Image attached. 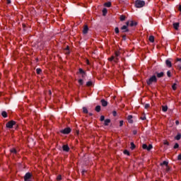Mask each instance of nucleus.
Wrapping results in <instances>:
<instances>
[{"instance_id": "nucleus-1", "label": "nucleus", "mask_w": 181, "mask_h": 181, "mask_svg": "<svg viewBox=\"0 0 181 181\" xmlns=\"http://www.w3.org/2000/svg\"><path fill=\"white\" fill-rule=\"evenodd\" d=\"M121 54L119 51L115 52V56L112 55L111 57L108 58L107 60L109 62H114L115 63H117L118 62V57Z\"/></svg>"}, {"instance_id": "nucleus-2", "label": "nucleus", "mask_w": 181, "mask_h": 181, "mask_svg": "<svg viewBox=\"0 0 181 181\" xmlns=\"http://www.w3.org/2000/svg\"><path fill=\"white\" fill-rule=\"evenodd\" d=\"M157 82H158V78H156V76L155 75L152 76L146 81V83L148 86H151L153 84V83H157Z\"/></svg>"}, {"instance_id": "nucleus-3", "label": "nucleus", "mask_w": 181, "mask_h": 181, "mask_svg": "<svg viewBox=\"0 0 181 181\" xmlns=\"http://www.w3.org/2000/svg\"><path fill=\"white\" fill-rule=\"evenodd\" d=\"M136 8H144L145 6V1L141 0H136L135 2Z\"/></svg>"}, {"instance_id": "nucleus-4", "label": "nucleus", "mask_w": 181, "mask_h": 181, "mask_svg": "<svg viewBox=\"0 0 181 181\" xmlns=\"http://www.w3.org/2000/svg\"><path fill=\"white\" fill-rule=\"evenodd\" d=\"M13 125H16V122L11 120L6 123V128L12 129L13 128Z\"/></svg>"}, {"instance_id": "nucleus-5", "label": "nucleus", "mask_w": 181, "mask_h": 181, "mask_svg": "<svg viewBox=\"0 0 181 181\" xmlns=\"http://www.w3.org/2000/svg\"><path fill=\"white\" fill-rule=\"evenodd\" d=\"M126 25H127V26H131V28H132L133 26H136V25H138V23L134 21H128L126 23Z\"/></svg>"}, {"instance_id": "nucleus-6", "label": "nucleus", "mask_w": 181, "mask_h": 181, "mask_svg": "<svg viewBox=\"0 0 181 181\" xmlns=\"http://www.w3.org/2000/svg\"><path fill=\"white\" fill-rule=\"evenodd\" d=\"M152 148H153V146H152V144H149L148 146L146 144H143L142 145V148L143 149H146V151H151V149H152Z\"/></svg>"}, {"instance_id": "nucleus-7", "label": "nucleus", "mask_w": 181, "mask_h": 181, "mask_svg": "<svg viewBox=\"0 0 181 181\" xmlns=\"http://www.w3.org/2000/svg\"><path fill=\"white\" fill-rule=\"evenodd\" d=\"M70 132H71V129H70V127H66L63 130H61V134H70Z\"/></svg>"}, {"instance_id": "nucleus-8", "label": "nucleus", "mask_w": 181, "mask_h": 181, "mask_svg": "<svg viewBox=\"0 0 181 181\" xmlns=\"http://www.w3.org/2000/svg\"><path fill=\"white\" fill-rule=\"evenodd\" d=\"M30 177H32V174L30 173H27L24 176V180L25 181H32L30 180Z\"/></svg>"}, {"instance_id": "nucleus-9", "label": "nucleus", "mask_w": 181, "mask_h": 181, "mask_svg": "<svg viewBox=\"0 0 181 181\" xmlns=\"http://www.w3.org/2000/svg\"><path fill=\"white\" fill-rule=\"evenodd\" d=\"M129 25H128L127 24H126L125 25H123L122 28H121V30H122V32L124 33H127V32H129V29H128V27Z\"/></svg>"}, {"instance_id": "nucleus-10", "label": "nucleus", "mask_w": 181, "mask_h": 181, "mask_svg": "<svg viewBox=\"0 0 181 181\" xmlns=\"http://www.w3.org/2000/svg\"><path fill=\"white\" fill-rule=\"evenodd\" d=\"M180 25V23H173V26L175 29V30H179V27Z\"/></svg>"}, {"instance_id": "nucleus-11", "label": "nucleus", "mask_w": 181, "mask_h": 181, "mask_svg": "<svg viewBox=\"0 0 181 181\" xmlns=\"http://www.w3.org/2000/svg\"><path fill=\"white\" fill-rule=\"evenodd\" d=\"M62 149L64 152H69L70 151V148L69 147V145H64L62 146Z\"/></svg>"}, {"instance_id": "nucleus-12", "label": "nucleus", "mask_w": 181, "mask_h": 181, "mask_svg": "<svg viewBox=\"0 0 181 181\" xmlns=\"http://www.w3.org/2000/svg\"><path fill=\"white\" fill-rule=\"evenodd\" d=\"M177 67H178V69L181 70V58H177Z\"/></svg>"}, {"instance_id": "nucleus-13", "label": "nucleus", "mask_w": 181, "mask_h": 181, "mask_svg": "<svg viewBox=\"0 0 181 181\" xmlns=\"http://www.w3.org/2000/svg\"><path fill=\"white\" fill-rule=\"evenodd\" d=\"M100 103H101L103 107H107V105H108V102H107V100H105L104 99H102L100 100Z\"/></svg>"}, {"instance_id": "nucleus-14", "label": "nucleus", "mask_w": 181, "mask_h": 181, "mask_svg": "<svg viewBox=\"0 0 181 181\" xmlns=\"http://www.w3.org/2000/svg\"><path fill=\"white\" fill-rule=\"evenodd\" d=\"M165 64L167 67H169V68L172 67V62L170 61V59H167L165 61Z\"/></svg>"}, {"instance_id": "nucleus-15", "label": "nucleus", "mask_w": 181, "mask_h": 181, "mask_svg": "<svg viewBox=\"0 0 181 181\" xmlns=\"http://www.w3.org/2000/svg\"><path fill=\"white\" fill-rule=\"evenodd\" d=\"M163 165H165V166H166V169L167 170H169V163H168L167 161H163V163H160V166H163Z\"/></svg>"}, {"instance_id": "nucleus-16", "label": "nucleus", "mask_w": 181, "mask_h": 181, "mask_svg": "<svg viewBox=\"0 0 181 181\" xmlns=\"http://www.w3.org/2000/svg\"><path fill=\"white\" fill-rule=\"evenodd\" d=\"M88 32V26L85 25L83 28V33L86 35Z\"/></svg>"}, {"instance_id": "nucleus-17", "label": "nucleus", "mask_w": 181, "mask_h": 181, "mask_svg": "<svg viewBox=\"0 0 181 181\" xmlns=\"http://www.w3.org/2000/svg\"><path fill=\"white\" fill-rule=\"evenodd\" d=\"M127 120L129 124H132L134 122V120H132V115H129L127 117Z\"/></svg>"}, {"instance_id": "nucleus-18", "label": "nucleus", "mask_w": 181, "mask_h": 181, "mask_svg": "<svg viewBox=\"0 0 181 181\" xmlns=\"http://www.w3.org/2000/svg\"><path fill=\"white\" fill-rule=\"evenodd\" d=\"M110 122H111V119H106L105 120L104 125H105V127H107V125H110Z\"/></svg>"}, {"instance_id": "nucleus-19", "label": "nucleus", "mask_w": 181, "mask_h": 181, "mask_svg": "<svg viewBox=\"0 0 181 181\" xmlns=\"http://www.w3.org/2000/svg\"><path fill=\"white\" fill-rule=\"evenodd\" d=\"M148 40H149V42H151V43H153V42H155V37H153V35L149 36Z\"/></svg>"}, {"instance_id": "nucleus-20", "label": "nucleus", "mask_w": 181, "mask_h": 181, "mask_svg": "<svg viewBox=\"0 0 181 181\" xmlns=\"http://www.w3.org/2000/svg\"><path fill=\"white\" fill-rule=\"evenodd\" d=\"M165 76V74L163 72L157 73V77L158 78H160L161 77H163Z\"/></svg>"}, {"instance_id": "nucleus-21", "label": "nucleus", "mask_w": 181, "mask_h": 181, "mask_svg": "<svg viewBox=\"0 0 181 181\" xmlns=\"http://www.w3.org/2000/svg\"><path fill=\"white\" fill-rule=\"evenodd\" d=\"M10 152H11V153H13L14 155H16V153H18V151H16V148H11L10 150Z\"/></svg>"}, {"instance_id": "nucleus-22", "label": "nucleus", "mask_w": 181, "mask_h": 181, "mask_svg": "<svg viewBox=\"0 0 181 181\" xmlns=\"http://www.w3.org/2000/svg\"><path fill=\"white\" fill-rule=\"evenodd\" d=\"M95 110L97 112H100V111H101V106L97 105Z\"/></svg>"}, {"instance_id": "nucleus-23", "label": "nucleus", "mask_w": 181, "mask_h": 181, "mask_svg": "<svg viewBox=\"0 0 181 181\" xmlns=\"http://www.w3.org/2000/svg\"><path fill=\"white\" fill-rule=\"evenodd\" d=\"M180 138H181V134L180 133H178L177 136L175 137V139H176L177 141H179L180 140Z\"/></svg>"}, {"instance_id": "nucleus-24", "label": "nucleus", "mask_w": 181, "mask_h": 181, "mask_svg": "<svg viewBox=\"0 0 181 181\" xmlns=\"http://www.w3.org/2000/svg\"><path fill=\"white\" fill-rule=\"evenodd\" d=\"M1 115L4 118H6L8 117V113H6V112L4 111V112H2Z\"/></svg>"}, {"instance_id": "nucleus-25", "label": "nucleus", "mask_w": 181, "mask_h": 181, "mask_svg": "<svg viewBox=\"0 0 181 181\" xmlns=\"http://www.w3.org/2000/svg\"><path fill=\"white\" fill-rule=\"evenodd\" d=\"M105 6L107 8H111V2L105 3Z\"/></svg>"}, {"instance_id": "nucleus-26", "label": "nucleus", "mask_w": 181, "mask_h": 181, "mask_svg": "<svg viewBox=\"0 0 181 181\" xmlns=\"http://www.w3.org/2000/svg\"><path fill=\"white\" fill-rule=\"evenodd\" d=\"M108 11L107 10V8H103V16H105V15H107Z\"/></svg>"}, {"instance_id": "nucleus-27", "label": "nucleus", "mask_w": 181, "mask_h": 181, "mask_svg": "<svg viewBox=\"0 0 181 181\" xmlns=\"http://www.w3.org/2000/svg\"><path fill=\"white\" fill-rule=\"evenodd\" d=\"M162 111L166 112V111H168V106H162Z\"/></svg>"}, {"instance_id": "nucleus-28", "label": "nucleus", "mask_w": 181, "mask_h": 181, "mask_svg": "<svg viewBox=\"0 0 181 181\" xmlns=\"http://www.w3.org/2000/svg\"><path fill=\"white\" fill-rule=\"evenodd\" d=\"M87 87H90V86H93V82L91 81H89L86 83Z\"/></svg>"}, {"instance_id": "nucleus-29", "label": "nucleus", "mask_w": 181, "mask_h": 181, "mask_svg": "<svg viewBox=\"0 0 181 181\" xmlns=\"http://www.w3.org/2000/svg\"><path fill=\"white\" fill-rule=\"evenodd\" d=\"M125 19H126L125 16H124V15L120 16L119 20H120L122 22H123V21H124Z\"/></svg>"}, {"instance_id": "nucleus-30", "label": "nucleus", "mask_w": 181, "mask_h": 181, "mask_svg": "<svg viewBox=\"0 0 181 181\" xmlns=\"http://www.w3.org/2000/svg\"><path fill=\"white\" fill-rule=\"evenodd\" d=\"M83 112L84 114H88V110H87V107H83Z\"/></svg>"}, {"instance_id": "nucleus-31", "label": "nucleus", "mask_w": 181, "mask_h": 181, "mask_svg": "<svg viewBox=\"0 0 181 181\" xmlns=\"http://www.w3.org/2000/svg\"><path fill=\"white\" fill-rule=\"evenodd\" d=\"M130 145H131V149L134 151V149H135V144H134V142H132Z\"/></svg>"}, {"instance_id": "nucleus-32", "label": "nucleus", "mask_w": 181, "mask_h": 181, "mask_svg": "<svg viewBox=\"0 0 181 181\" xmlns=\"http://www.w3.org/2000/svg\"><path fill=\"white\" fill-rule=\"evenodd\" d=\"M78 71L81 74H86V72L84 70H83V69H79Z\"/></svg>"}, {"instance_id": "nucleus-33", "label": "nucleus", "mask_w": 181, "mask_h": 181, "mask_svg": "<svg viewBox=\"0 0 181 181\" xmlns=\"http://www.w3.org/2000/svg\"><path fill=\"white\" fill-rule=\"evenodd\" d=\"M36 73H37V74H40V73H42V69L37 68V69H36Z\"/></svg>"}, {"instance_id": "nucleus-34", "label": "nucleus", "mask_w": 181, "mask_h": 181, "mask_svg": "<svg viewBox=\"0 0 181 181\" xmlns=\"http://www.w3.org/2000/svg\"><path fill=\"white\" fill-rule=\"evenodd\" d=\"M78 83L80 84V86H83V79H78Z\"/></svg>"}, {"instance_id": "nucleus-35", "label": "nucleus", "mask_w": 181, "mask_h": 181, "mask_svg": "<svg viewBox=\"0 0 181 181\" xmlns=\"http://www.w3.org/2000/svg\"><path fill=\"white\" fill-rule=\"evenodd\" d=\"M124 155H127V156H129V151L128 150H124Z\"/></svg>"}, {"instance_id": "nucleus-36", "label": "nucleus", "mask_w": 181, "mask_h": 181, "mask_svg": "<svg viewBox=\"0 0 181 181\" xmlns=\"http://www.w3.org/2000/svg\"><path fill=\"white\" fill-rule=\"evenodd\" d=\"M167 76L168 77H172V73L170 72V71H167Z\"/></svg>"}, {"instance_id": "nucleus-37", "label": "nucleus", "mask_w": 181, "mask_h": 181, "mask_svg": "<svg viewBox=\"0 0 181 181\" xmlns=\"http://www.w3.org/2000/svg\"><path fill=\"white\" fill-rule=\"evenodd\" d=\"M177 148H179V144L176 143L174 146H173V148L174 149H177Z\"/></svg>"}, {"instance_id": "nucleus-38", "label": "nucleus", "mask_w": 181, "mask_h": 181, "mask_svg": "<svg viewBox=\"0 0 181 181\" xmlns=\"http://www.w3.org/2000/svg\"><path fill=\"white\" fill-rule=\"evenodd\" d=\"M115 33H119V29L118 28V27H116L115 28Z\"/></svg>"}, {"instance_id": "nucleus-39", "label": "nucleus", "mask_w": 181, "mask_h": 181, "mask_svg": "<svg viewBox=\"0 0 181 181\" xmlns=\"http://www.w3.org/2000/svg\"><path fill=\"white\" fill-rule=\"evenodd\" d=\"M149 107H151V105L149 104H146L144 105V108H146V110H148V108H149Z\"/></svg>"}, {"instance_id": "nucleus-40", "label": "nucleus", "mask_w": 181, "mask_h": 181, "mask_svg": "<svg viewBox=\"0 0 181 181\" xmlns=\"http://www.w3.org/2000/svg\"><path fill=\"white\" fill-rule=\"evenodd\" d=\"M104 119H105V117L104 115L100 116V121L103 122Z\"/></svg>"}, {"instance_id": "nucleus-41", "label": "nucleus", "mask_w": 181, "mask_h": 181, "mask_svg": "<svg viewBox=\"0 0 181 181\" xmlns=\"http://www.w3.org/2000/svg\"><path fill=\"white\" fill-rule=\"evenodd\" d=\"M122 125H124V121L123 120H120L119 121V127H122Z\"/></svg>"}, {"instance_id": "nucleus-42", "label": "nucleus", "mask_w": 181, "mask_h": 181, "mask_svg": "<svg viewBox=\"0 0 181 181\" xmlns=\"http://www.w3.org/2000/svg\"><path fill=\"white\" fill-rule=\"evenodd\" d=\"M112 115H113V117H117V111H113Z\"/></svg>"}, {"instance_id": "nucleus-43", "label": "nucleus", "mask_w": 181, "mask_h": 181, "mask_svg": "<svg viewBox=\"0 0 181 181\" xmlns=\"http://www.w3.org/2000/svg\"><path fill=\"white\" fill-rule=\"evenodd\" d=\"M57 180H62V175H58L57 177Z\"/></svg>"}, {"instance_id": "nucleus-44", "label": "nucleus", "mask_w": 181, "mask_h": 181, "mask_svg": "<svg viewBox=\"0 0 181 181\" xmlns=\"http://www.w3.org/2000/svg\"><path fill=\"white\" fill-rule=\"evenodd\" d=\"M172 88H173V90H176V84H173V86H172Z\"/></svg>"}, {"instance_id": "nucleus-45", "label": "nucleus", "mask_w": 181, "mask_h": 181, "mask_svg": "<svg viewBox=\"0 0 181 181\" xmlns=\"http://www.w3.org/2000/svg\"><path fill=\"white\" fill-rule=\"evenodd\" d=\"M141 119H142V121H145V119H146V117L143 116L141 117Z\"/></svg>"}, {"instance_id": "nucleus-46", "label": "nucleus", "mask_w": 181, "mask_h": 181, "mask_svg": "<svg viewBox=\"0 0 181 181\" xmlns=\"http://www.w3.org/2000/svg\"><path fill=\"white\" fill-rule=\"evenodd\" d=\"M163 144H164V145L169 146V142L168 141H165Z\"/></svg>"}, {"instance_id": "nucleus-47", "label": "nucleus", "mask_w": 181, "mask_h": 181, "mask_svg": "<svg viewBox=\"0 0 181 181\" xmlns=\"http://www.w3.org/2000/svg\"><path fill=\"white\" fill-rule=\"evenodd\" d=\"M177 160H181V154H179L177 156Z\"/></svg>"}, {"instance_id": "nucleus-48", "label": "nucleus", "mask_w": 181, "mask_h": 181, "mask_svg": "<svg viewBox=\"0 0 181 181\" xmlns=\"http://www.w3.org/2000/svg\"><path fill=\"white\" fill-rule=\"evenodd\" d=\"M175 124H176V125H179V120H176Z\"/></svg>"}, {"instance_id": "nucleus-49", "label": "nucleus", "mask_w": 181, "mask_h": 181, "mask_svg": "<svg viewBox=\"0 0 181 181\" xmlns=\"http://www.w3.org/2000/svg\"><path fill=\"white\" fill-rule=\"evenodd\" d=\"M7 4H11V0H7Z\"/></svg>"}, {"instance_id": "nucleus-50", "label": "nucleus", "mask_w": 181, "mask_h": 181, "mask_svg": "<svg viewBox=\"0 0 181 181\" xmlns=\"http://www.w3.org/2000/svg\"><path fill=\"white\" fill-rule=\"evenodd\" d=\"M179 11L181 12V5L179 6Z\"/></svg>"}, {"instance_id": "nucleus-51", "label": "nucleus", "mask_w": 181, "mask_h": 181, "mask_svg": "<svg viewBox=\"0 0 181 181\" xmlns=\"http://www.w3.org/2000/svg\"><path fill=\"white\" fill-rule=\"evenodd\" d=\"M49 95H52V90H49Z\"/></svg>"}, {"instance_id": "nucleus-52", "label": "nucleus", "mask_w": 181, "mask_h": 181, "mask_svg": "<svg viewBox=\"0 0 181 181\" xmlns=\"http://www.w3.org/2000/svg\"><path fill=\"white\" fill-rule=\"evenodd\" d=\"M84 172H86V170H83V173H84Z\"/></svg>"}]
</instances>
